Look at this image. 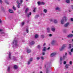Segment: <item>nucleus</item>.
<instances>
[{"mask_svg":"<svg viewBox=\"0 0 73 73\" xmlns=\"http://www.w3.org/2000/svg\"><path fill=\"white\" fill-rule=\"evenodd\" d=\"M13 44L15 46H19V44H18V42L16 40H14L13 42Z\"/></svg>","mask_w":73,"mask_h":73,"instance_id":"nucleus-1","label":"nucleus"},{"mask_svg":"<svg viewBox=\"0 0 73 73\" xmlns=\"http://www.w3.org/2000/svg\"><path fill=\"white\" fill-rule=\"evenodd\" d=\"M66 44H63L62 47L60 48V51H62L63 49H65V48L66 46Z\"/></svg>","mask_w":73,"mask_h":73,"instance_id":"nucleus-2","label":"nucleus"},{"mask_svg":"<svg viewBox=\"0 0 73 73\" xmlns=\"http://www.w3.org/2000/svg\"><path fill=\"white\" fill-rule=\"evenodd\" d=\"M56 41L55 40H52L51 42V44L52 45H55V44H56Z\"/></svg>","mask_w":73,"mask_h":73,"instance_id":"nucleus-3","label":"nucleus"},{"mask_svg":"<svg viewBox=\"0 0 73 73\" xmlns=\"http://www.w3.org/2000/svg\"><path fill=\"white\" fill-rule=\"evenodd\" d=\"M69 25V22H67V23H66L64 25V27H67Z\"/></svg>","mask_w":73,"mask_h":73,"instance_id":"nucleus-4","label":"nucleus"},{"mask_svg":"<svg viewBox=\"0 0 73 73\" xmlns=\"http://www.w3.org/2000/svg\"><path fill=\"white\" fill-rule=\"evenodd\" d=\"M62 60H64V59H63V58H62V57H60V65H62Z\"/></svg>","mask_w":73,"mask_h":73,"instance_id":"nucleus-5","label":"nucleus"},{"mask_svg":"<svg viewBox=\"0 0 73 73\" xmlns=\"http://www.w3.org/2000/svg\"><path fill=\"white\" fill-rule=\"evenodd\" d=\"M56 54V53L55 52H54L52 53L51 54V57H53V56H54Z\"/></svg>","mask_w":73,"mask_h":73,"instance_id":"nucleus-6","label":"nucleus"},{"mask_svg":"<svg viewBox=\"0 0 73 73\" xmlns=\"http://www.w3.org/2000/svg\"><path fill=\"white\" fill-rule=\"evenodd\" d=\"M66 55H67V53L66 52L65 53V55H63V57L62 58L63 60H64L65 58L66 57Z\"/></svg>","mask_w":73,"mask_h":73,"instance_id":"nucleus-7","label":"nucleus"},{"mask_svg":"<svg viewBox=\"0 0 73 73\" xmlns=\"http://www.w3.org/2000/svg\"><path fill=\"white\" fill-rule=\"evenodd\" d=\"M73 37V35L72 34H70L67 36V37L69 38V37Z\"/></svg>","mask_w":73,"mask_h":73,"instance_id":"nucleus-8","label":"nucleus"},{"mask_svg":"<svg viewBox=\"0 0 73 73\" xmlns=\"http://www.w3.org/2000/svg\"><path fill=\"white\" fill-rule=\"evenodd\" d=\"M17 1H18L20 4H22L23 2V0H18Z\"/></svg>","mask_w":73,"mask_h":73,"instance_id":"nucleus-9","label":"nucleus"},{"mask_svg":"<svg viewBox=\"0 0 73 73\" xmlns=\"http://www.w3.org/2000/svg\"><path fill=\"white\" fill-rule=\"evenodd\" d=\"M63 19H64V21H66L67 20H68V18L66 17H63Z\"/></svg>","mask_w":73,"mask_h":73,"instance_id":"nucleus-10","label":"nucleus"},{"mask_svg":"<svg viewBox=\"0 0 73 73\" xmlns=\"http://www.w3.org/2000/svg\"><path fill=\"white\" fill-rule=\"evenodd\" d=\"M17 4H18L17 6L18 7L20 8V5H20L21 3H20L18 1H17Z\"/></svg>","mask_w":73,"mask_h":73,"instance_id":"nucleus-11","label":"nucleus"},{"mask_svg":"<svg viewBox=\"0 0 73 73\" xmlns=\"http://www.w3.org/2000/svg\"><path fill=\"white\" fill-rule=\"evenodd\" d=\"M61 24H64V23H65V21H64V19L61 20Z\"/></svg>","mask_w":73,"mask_h":73,"instance_id":"nucleus-12","label":"nucleus"},{"mask_svg":"<svg viewBox=\"0 0 73 73\" xmlns=\"http://www.w3.org/2000/svg\"><path fill=\"white\" fill-rule=\"evenodd\" d=\"M31 50L29 49H27V53H31Z\"/></svg>","mask_w":73,"mask_h":73,"instance_id":"nucleus-13","label":"nucleus"},{"mask_svg":"<svg viewBox=\"0 0 73 73\" xmlns=\"http://www.w3.org/2000/svg\"><path fill=\"white\" fill-rule=\"evenodd\" d=\"M43 12L44 13H47L48 12V10L46 9H44L43 10Z\"/></svg>","mask_w":73,"mask_h":73,"instance_id":"nucleus-14","label":"nucleus"},{"mask_svg":"<svg viewBox=\"0 0 73 73\" xmlns=\"http://www.w3.org/2000/svg\"><path fill=\"white\" fill-rule=\"evenodd\" d=\"M47 32L48 33H49L50 32V28L49 27H48L47 29Z\"/></svg>","mask_w":73,"mask_h":73,"instance_id":"nucleus-15","label":"nucleus"},{"mask_svg":"<svg viewBox=\"0 0 73 73\" xmlns=\"http://www.w3.org/2000/svg\"><path fill=\"white\" fill-rule=\"evenodd\" d=\"M11 52H9V57L10 59H11Z\"/></svg>","mask_w":73,"mask_h":73,"instance_id":"nucleus-16","label":"nucleus"},{"mask_svg":"<svg viewBox=\"0 0 73 73\" xmlns=\"http://www.w3.org/2000/svg\"><path fill=\"white\" fill-rule=\"evenodd\" d=\"M17 65H15L14 66V68L15 69H17Z\"/></svg>","mask_w":73,"mask_h":73,"instance_id":"nucleus-17","label":"nucleus"},{"mask_svg":"<svg viewBox=\"0 0 73 73\" xmlns=\"http://www.w3.org/2000/svg\"><path fill=\"white\" fill-rule=\"evenodd\" d=\"M56 10H58V11H60V9L58 7H57L56 8Z\"/></svg>","mask_w":73,"mask_h":73,"instance_id":"nucleus-18","label":"nucleus"},{"mask_svg":"<svg viewBox=\"0 0 73 73\" xmlns=\"http://www.w3.org/2000/svg\"><path fill=\"white\" fill-rule=\"evenodd\" d=\"M65 1L66 3H70V0H66Z\"/></svg>","mask_w":73,"mask_h":73,"instance_id":"nucleus-19","label":"nucleus"},{"mask_svg":"<svg viewBox=\"0 0 73 73\" xmlns=\"http://www.w3.org/2000/svg\"><path fill=\"white\" fill-rule=\"evenodd\" d=\"M9 12L11 13H13V11H12V10L9 9Z\"/></svg>","mask_w":73,"mask_h":73,"instance_id":"nucleus-20","label":"nucleus"},{"mask_svg":"<svg viewBox=\"0 0 73 73\" xmlns=\"http://www.w3.org/2000/svg\"><path fill=\"white\" fill-rule=\"evenodd\" d=\"M38 35L37 34H36L35 35V38H38Z\"/></svg>","mask_w":73,"mask_h":73,"instance_id":"nucleus-21","label":"nucleus"},{"mask_svg":"<svg viewBox=\"0 0 73 73\" xmlns=\"http://www.w3.org/2000/svg\"><path fill=\"white\" fill-rule=\"evenodd\" d=\"M30 44H31V45H33V44H35V42H34V41H32L30 43Z\"/></svg>","mask_w":73,"mask_h":73,"instance_id":"nucleus-22","label":"nucleus"},{"mask_svg":"<svg viewBox=\"0 0 73 73\" xmlns=\"http://www.w3.org/2000/svg\"><path fill=\"white\" fill-rule=\"evenodd\" d=\"M29 61H30V62H32V61H33V58H31L29 60Z\"/></svg>","mask_w":73,"mask_h":73,"instance_id":"nucleus-23","label":"nucleus"},{"mask_svg":"<svg viewBox=\"0 0 73 73\" xmlns=\"http://www.w3.org/2000/svg\"><path fill=\"white\" fill-rule=\"evenodd\" d=\"M42 50L44 52H45V51H46V47H44L43 49Z\"/></svg>","mask_w":73,"mask_h":73,"instance_id":"nucleus-24","label":"nucleus"},{"mask_svg":"<svg viewBox=\"0 0 73 73\" xmlns=\"http://www.w3.org/2000/svg\"><path fill=\"white\" fill-rule=\"evenodd\" d=\"M54 23H57V20H56V19H54Z\"/></svg>","mask_w":73,"mask_h":73,"instance_id":"nucleus-25","label":"nucleus"},{"mask_svg":"<svg viewBox=\"0 0 73 73\" xmlns=\"http://www.w3.org/2000/svg\"><path fill=\"white\" fill-rule=\"evenodd\" d=\"M51 30L52 31H53V32H54L55 31V29L54 28H51Z\"/></svg>","mask_w":73,"mask_h":73,"instance_id":"nucleus-26","label":"nucleus"},{"mask_svg":"<svg viewBox=\"0 0 73 73\" xmlns=\"http://www.w3.org/2000/svg\"><path fill=\"white\" fill-rule=\"evenodd\" d=\"M38 17H39V15H36L35 17V19H37V18H38Z\"/></svg>","mask_w":73,"mask_h":73,"instance_id":"nucleus-27","label":"nucleus"},{"mask_svg":"<svg viewBox=\"0 0 73 73\" xmlns=\"http://www.w3.org/2000/svg\"><path fill=\"white\" fill-rule=\"evenodd\" d=\"M28 10H29V9H28V8H27L26 9V10L25 11V13H27V11H28Z\"/></svg>","mask_w":73,"mask_h":73,"instance_id":"nucleus-28","label":"nucleus"},{"mask_svg":"<svg viewBox=\"0 0 73 73\" xmlns=\"http://www.w3.org/2000/svg\"><path fill=\"white\" fill-rule=\"evenodd\" d=\"M31 12H30L29 14H28L27 15V17H29V16H31Z\"/></svg>","mask_w":73,"mask_h":73,"instance_id":"nucleus-29","label":"nucleus"},{"mask_svg":"<svg viewBox=\"0 0 73 73\" xmlns=\"http://www.w3.org/2000/svg\"><path fill=\"white\" fill-rule=\"evenodd\" d=\"M25 24V22H24L23 21L21 24V25H22L23 26V25H24Z\"/></svg>","mask_w":73,"mask_h":73,"instance_id":"nucleus-30","label":"nucleus"},{"mask_svg":"<svg viewBox=\"0 0 73 73\" xmlns=\"http://www.w3.org/2000/svg\"><path fill=\"white\" fill-rule=\"evenodd\" d=\"M71 46H72V44H69V47H68V48H71Z\"/></svg>","mask_w":73,"mask_h":73,"instance_id":"nucleus-31","label":"nucleus"},{"mask_svg":"<svg viewBox=\"0 0 73 73\" xmlns=\"http://www.w3.org/2000/svg\"><path fill=\"white\" fill-rule=\"evenodd\" d=\"M69 66V65L68 64H66L65 66V67L66 68H68V66Z\"/></svg>","mask_w":73,"mask_h":73,"instance_id":"nucleus-32","label":"nucleus"},{"mask_svg":"<svg viewBox=\"0 0 73 73\" xmlns=\"http://www.w3.org/2000/svg\"><path fill=\"white\" fill-rule=\"evenodd\" d=\"M31 62L29 61V60L28 61V63H27L28 65H29V64H31Z\"/></svg>","mask_w":73,"mask_h":73,"instance_id":"nucleus-33","label":"nucleus"},{"mask_svg":"<svg viewBox=\"0 0 73 73\" xmlns=\"http://www.w3.org/2000/svg\"><path fill=\"white\" fill-rule=\"evenodd\" d=\"M10 70V67H8V69H7V71L8 72H9Z\"/></svg>","mask_w":73,"mask_h":73,"instance_id":"nucleus-34","label":"nucleus"},{"mask_svg":"<svg viewBox=\"0 0 73 73\" xmlns=\"http://www.w3.org/2000/svg\"><path fill=\"white\" fill-rule=\"evenodd\" d=\"M5 1L7 3V4H9V3L8 2V1L7 0H5Z\"/></svg>","mask_w":73,"mask_h":73,"instance_id":"nucleus-35","label":"nucleus"},{"mask_svg":"<svg viewBox=\"0 0 73 73\" xmlns=\"http://www.w3.org/2000/svg\"><path fill=\"white\" fill-rule=\"evenodd\" d=\"M26 31L27 33H28V27L26 29Z\"/></svg>","mask_w":73,"mask_h":73,"instance_id":"nucleus-36","label":"nucleus"},{"mask_svg":"<svg viewBox=\"0 0 73 73\" xmlns=\"http://www.w3.org/2000/svg\"><path fill=\"white\" fill-rule=\"evenodd\" d=\"M36 8H35L33 10L34 12H36Z\"/></svg>","mask_w":73,"mask_h":73,"instance_id":"nucleus-37","label":"nucleus"},{"mask_svg":"<svg viewBox=\"0 0 73 73\" xmlns=\"http://www.w3.org/2000/svg\"><path fill=\"white\" fill-rule=\"evenodd\" d=\"M40 4L42 5H44V4H45V3L43 2H41Z\"/></svg>","mask_w":73,"mask_h":73,"instance_id":"nucleus-38","label":"nucleus"},{"mask_svg":"<svg viewBox=\"0 0 73 73\" xmlns=\"http://www.w3.org/2000/svg\"><path fill=\"white\" fill-rule=\"evenodd\" d=\"M38 5H41V2L40 3V2H38Z\"/></svg>","mask_w":73,"mask_h":73,"instance_id":"nucleus-39","label":"nucleus"},{"mask_svg":"<svg viewBox=\"0 0 73 73\" xmlns=\"http://www.w3.org/2000/svg\"><path fill=\"white\" fill-rule=\"evenodd\" d=\"M41 59L42 60H44V57H43V56H41Z\"/></svg>","mask_w":73,"mask_h":73,"instance_id":"nucleus-40","label":"nucleus"},{"mask_svg":"<svg viewBox=\"0 0 73 73\" xmlns=\"http://www.w3.org/2000/svg\"><path fill=\"white\" fill-rule=\"evenodd\" d=\"M52 34H50L49 35V36L50 37H52Z\"/></svg>","mask_w":73,"mask_h":73,"instance_id":"nucleus-41","label":"nucleus"},{"mask_svg":"<svg viewBox=\"0 0 73 73\" xmlns=\"http://www.w3.org/2000/svg\"><path fill=\"white\" fill-rule=\"evenodd\" d=\"M69 54H70V55H72V52H69Z\"/></svg>","mask_w":73,"mask_h":73,"instance_id":"nucleus-42","label":"nucleus"},{"mask_svg":"<svg viewBox=\"0 0 73 73\" xmlns=\"http://www.w3.org/2000/svg\"><path fill=\"white\" fill-rule=\"evenodd\" d=\"M70 65H72V61H70Z\"/></svg>","mask_w":73,"mask_h":73,"instance_id":"nucleus-43","label":"nucleus"},{"mask_svg":"<svg viewBox=\"0 0 73 73\" xmlns=\"http://www.w3.org/2000/svg\"><path fill=\"white\" fill-rule=\"evenodd\" d=\"M71 52H73V48H72L70 50Z\"/></svg>","mask_w":73,"mask_h":73,"instance_id":"nucleus-44","label":"nucleus"},{"mask_svg":"<svg viewBox=\"0 0 73 73\" xmlns=\"http://www.w3.org/2000/svg\"><path fill=\"white\" fill-rule=\"evenodd\" d=\"M13 9L14 10H15V11L16 10V8H15L14 6H13Z\"/></svg>","mask_w":73,"mask_h":73,"instance_id":"nucleus-45","label":"nucleus"},{"mask_svg":"<svg viewBox=\"0 0 73 73\" xmlns=\"http://www.w3.org/2000/svg\"><path fill=\"white\" fill-rule=\"evenodd\" d=\"M40 57H37V60H40Z\"/></svg>","mask_w":73,"mask_h":73,"instance_id":"nucleus-46","label":"nucleus"},{"mask_svg":"<svg viewBox=\"0 0 73 73\" xmlns=\"http://www.w3.org/2000/svg\"><path fill=\"white\" fill-rule=\"evenodd\" d=\"M38 48L39 49V48H40V45H38Z\"/></svg>","mask_w":73,"mask_h":73,"instance_id":"nucleus-47","label":"nucleus"},{"mask_svg":"<svg viewBox=\"0 0 73 73\" xmlns=\"http://www.w3.org/2000/svg\"><path fill=\"white\" fill-rule=\"evenodd\" d=\"M13 60H14V61H17L16 59V58H15L13 59Z\"/></svg>","mask_w":73,"mask_h":73,"instance_id":"nucleus-48","label":"nucleus"},{"mask_svg":"<svg viewBox=\"0 0 73 73\" xmlns=\"http://www.w3.org/2000/svg\"><path fill=\"white\" fill-rule=\"evenodd\" d=\"M50 49V47H49L48 48H47V50H49Z\"/></svg>","mask_w":73,"mask_h":73,"instance_id":"nucleus-49","label":"nucleus"},{"mask_svg":"<svg viewBox=\"0 0 73 73\" xmlns=\"http://www.w3.org/2000/svg\"><path fill=\"white\" fill-rule=\"evenodd\" d=\"M2 0H0V3H1V4H2V3H3Z\"/></svg>","mask_w":73,"mask_h":73,"instance_id":"nucleus-50","label":"nucleus"},{"mask_svg":"<svg viewBox=\"0 0 73 73\" xmlns=\"http://www.w3.org/2000/svg\"><path fill=\"white\" fill-rule=\"evenodd\" d=\"M71 7L72 8V9L73 10V5H72L71 6Z\"/></svg>","mask_w":73,"mask_h":73,"instance_id":"nucleus-51","label":"nucleus"},{"mask_svg":"<svg viewBox=\"0 0 73 73\" xmlns=\"http://www.w3.org/2000/svg\"><path fill=\"white\" fill-rule=\"evenodd\" d=\"M66 61H64V64H66Z\"/></svg>","mask_w":73,"mask_h":73,"instance_id":"nucleus-52","label":"nucleus"},{"mask_svg":"<svg viewBox=\"0 0 73 73\" xmlns=\"http://www.w3.org/2000/svg\"><path fill=\"white\" fill-rule=\"evenodd\" d=\"M41 36L42 38H43V37H44V35H41Z\"/></svg>","mask_w":73,"mask_h":73,"instance_id":"nucleus-53","label":"nucleus"},{"mask_svg":"<svg viewBox=\"0 0 73 73\" xmlns=\"http://www.w3.org/2000/svg\"><path fill=\"white\" fill-rule=\"evenodd\" d=\"M43 55H45V52H43L42 53Z\"/></svg>","mask_w":73,"mask_h":73,"instance_id":"nucleus-54","label":"nucleus"},{"mask_svg":"<svg viewBox=\"0 0 73 73\" xmlns=\"http://www.w3.org/2000/svg\"><path fill=\"white\" fill-rule=\"evenodd\" d=\"M71 21H73V18H71Z\"/></svg>","mask_w":73,"mask_h":73,"instance_id":"nucleus-55","label":"nucleus"},{"mask_svg":"<svg viewBox=\"0 0 73 73\" xmlns=\"http://www.w3.org/2000/svg\"><path fill=\"white\" fill-rule=\"evenodd\" d=\"M50 21H53V19H50Z\"/></svg>","mask_w":73,"mask_h":73,"instance_id":"nucleus-56","label":"nucleus"},{"mask_svg":"<svg viewBox=\"0 0 73 73\" xmlns=\"http://www.w3.org/2000/svg\"><path fill=\"white\" fill-rule=\"evenodd\" d=\"M42 15L43 16H45V14L44 13H43L42 14Z\"/></svg>","mask_w":73,"mask_h":73,"instance_id":"nucleus-57","label":"nucleus"},{"mask_svg":"<svg viewBox=\"0 0 73 73\" xmlns=\"http://www.w3.org/2000/svg\"><path fill=\"white\" fill-rule=\"evenodd\" d=\"M1 19H0V23H1Z\"/></svg>","mask_w":73,"mask_h":73,"instance_id":"nucleus-58","label":"nucleus"},{"mask_svg":"<svg viewBox=\"0 0 73 73\" xmlns=\"http://www.w3.org/2000/svg\"><path fill=\"white\" fill-rule=\"evenodd\" d=\"M45 43H44V44H43V46H45Z\"/></svg>","mask_w":73,"mask_h":73,"instance_id":"nucleus-59","label":"nucleus"},{"mask_svg":"<svg viewBox=\"0 0 73 73\" xmlns=\"http://www.w3.org/2000/svg\"><path fill=\"white\" fill-rule=\"evenodd\" d=\"M1 31H2V30L0 29V32H1Z\"/></svg>","mask_w":73,"mask_h":73,"instance_id":"nucleus-60","label":"nucleus"},{"mask_svg":"<svg viewBox=\"0 0 73 73\" xmlns=\"http://www.w3.org/2000/svg\"><path fill=\"white\" fill-rule=\"evenodd\" d=\"M40 73H42V72H40Z\"/></svg>","mask_w":73,"mask_h":73,"instance_id":"nucleus-61","label":"nucleus"},{"mask_svg":"<svg viewBox=\"0 0 73 73\" xmlns=\"http://www.w3.org/2000/svg\"><path fill=\"white\" fill-rule=\"evenodd\" d=\"M69 12H70V10H69Z\"/></svg>","mask_w":73,"mask_h":73,"instance_id":"nucleus-62","label":"nucleus"},{"mask_svg":"<svg viewBox=\"0 0 73 73\" xmlns=\"http://www.w3.org/2000/svg\"><path fill=\"white\" fill-rule=\"evenodd\" d=\"M46 65H45V68L46 67Z\"/></svg>","mask_w":73,"mask_h":73,"instance_id":"nucleus-63","label":"nucleus"},{"mask_svg":"<svg viewBox=\"0 0 73 73\" xmlns=\"http://www.w3.org/2000/svg\"><path fill=\"white\" fill-rule=\"evenodd\" d=\"M25 41H23V42H24Z\"/></svg>","mask_w":73,"mask_h":73,"instance_id":"nucleus-64","label":"nucleus"}]
</instances>
